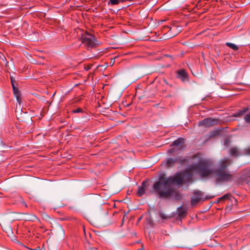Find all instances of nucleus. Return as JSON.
Returning <instances> with one entry per match:
<instances>
[{
  "mask_svg": "<svg viewBox=\"0 0 250 250\" xmlns=\"http://www.w3.org/2000/svg\"><path fill=\"white\" fill-rule=\"evenodd\" d=\"M232 162L231 159L225 157L218 161L217 167L210 168V165L208 160L199 158L198 163L189 165L188 169L182 173L184 182L191 181L193 175L191 171H193L198 172L202 178H213L216 184L230 182L233 180V176L229 170L228 167Z\"/></svg>",
  "mask_w": 250,
  "mask_h": 250,
  "instance_id": "obj_1",
  "label": "nucleus"
},
{
  "mask_svg": "<svg viewBox=\"0 0 250 250\" xmlns=\"http://www.w3.org/2000/svg\"><path fill=\"white\" fill-rule=\"evenodd\" d=\"M184 183V176L182 173L176 172L173 176L166 177L165 175H160L159 179L153 186L154 189H158L159 188H172V185L181 186Z\"/></svg>",
  "mask_w": 250,
  "mask_h": 250,
  "instance_id": "obj_2",
  "label": "nucleus"
},
{
  "mask_svg": "<svg viewBox=\"0 0 250 250\" xmlns=\"http://www.w3.org/2000/svg\"><path fill=\"white\" fill-rule=\"evenodd\" d=\"M154 190L160 198L169 199L173 197L175 200H179L182 198L181 193L172 188H159L158 189Z\"/></svg>",
  "mask_w": 250,
  "mask_h": 250,
  "instance_id": "obj_3",
  "label": "nucleus"
},
{
  "mask_svg": "<svg viewBox=\"0 0 250 250\" xmlns=\"http://www.w3.org/2000/svg\"><path fill=\"white\" fill-rule=\"evenodd\" d=\"M13 92L15 96L16 97L17 99V101H18L19 103V106L17 105L16 108L15 109V113L16 114V116L17 117V119L21 121H24V120L28 118L29 117V115L27 114V113L23 111L22 109H21V99L20 98L21 96V93L18 88H17L15 84H13Z\"/></svg>",
  "mask_w": 250,
  "mask_h": 250,
  "instance_id": "obj_4",
  "label": "nucleus"
},
{
  "mask_svg": "<svg viewBox=\"0 0 250 250\" xmlns=\"http://www.w3.org/2000/svg\"><path fill=\"white\" fill-rule=\"evenodd\" d=\"M194 195L191 197V205L192 206L197 205L201 201H204L207 200L211 199L214 198V195H207L204 197L203 193L200 190L195 191L193 192Z\"/></svg>",
  "mask_w": 250,
  "mask_h": 250,
  "instance_id": "obj_5",
  "label": "nucleus"
},
{
  "mask_svg": "<svg viewBox=\"0 0 250 250\" xmlns=\"http://www.w3.org/2000/svg\"><path fill=\"white\" fill-rule=\"evenodd\" d=\"M85 36L84 35H83L81 37L83 42L88 47L92 48L95 47L96 46L95 36L87 32H85Z\"/></svg>",
  "mask_w": 250,
  "mask_h": 250,
  "instance_id": "obj_6",
  "label": "nucleus"
},
{
  "mask_svg": "<svg viewBox=\"0 0 250 250\" xmlns=\"http://www.w3.org/2000/svg\"><path fill=\"white\" fill-rule=\"evenodd\" d=\"M199 158L203 159L201 157V155L200 153H197L196 154L193 155L191 156H187L186 157L179 156L177 157V161L178 164H180L181 165H185L188 162L191 161V160H194L196 159H197V163H198Z\"/></svg>",
  "mask_w": 250,
  "mask_h": 250,
  "instance_id": "obj_7",
  "label": "nucleus"
},
{
  "mask_svg": "<svg viewBox=\"0 0 250 250\" xmlns=\"http://www.w3.org/2000/svg\"><path fill=\"white\" fill-rule=\"evenodd\" d=\"M218 123V119H213L211 118H207L199 122L198 125L200 126L210 127L215 125H217Z\"/></svg>",
  "mask_w": 250,
  "mask_h": 250,
  "instance_id": "obj_8",
  "label": "nucleus"
},
{
  "mask_svg": "<svg viewBox=\"0 0 250 250\" xmlns=\"http://www.w3.org/2000/svg\"><path fill=\"white\" fill-rule=\"evenodd\" d=\"M176 76L183 82L188 80V74L184 69L177 71L176 72Z\"/></svg>",
  "mask_w": 250,
  "mask_h": 250,
  "instance_id": "obj_9",
  "label": "nucleus"
},
{
  "mask_svg": "<svg viewBox=\"0 0 250 250\" xmlns=\"http://www.w3.org/2000/svg\"><path fill=\"white\" fill-rule=\"evenodd\" d=\"M229 154L232 157H238L243 155V152L240 151L236 146L231 147L229 151Z\"/></svg>",
  "mask_w": 250,
  "mask_h": 250,
  "instance_id": "obj_10",
  "label": "nucleus"
},
{
  "mask_svg": "<svg viewBox=\"0 0 250 250\" xmlns=\"http://www.w3.org/2000/svg\"><path fill=\"white\" fill-rule=\"evenodd\" d=\"M147 184L148 183L146 181H143L142 183L141 186L138 187V190L137 192V195L138 196L140 197L144 194Z\"/></svg>",
  "mask_w": 250,
  "mask_h": 250,
  "instance_id": "obj_11",
  "label": "nucleus"
},
{
  "mask_svg": "<svg viewBox=\"0 0 250 250\" xmlns=\"http://www.w3.org/2000/svg\"><path fill=\"white\" fill-rule=\"evenodd\" d=\"M178 217L182 219L185 217L187 214V210L183 206H180L177 208Z\"/></svg>",
  "mask_w": 250,
  "mask_h": 250,
  "instance_id": "obj_12",
  "label": "nucleus"
},
{
  "mask_svg": "<svg viewBox=\"0 0 250 250\" xmlns=\"http://www.w3.org/2000/svg\"><path fill=\"white\" fill-rule=\"evenodd\" d=\"M240 180H242L243 183L248 184L250 183V169L246 173L245 175H242Z\"/></svg>",
  "mask_w": 250,
  "mask_h": 250,
  "instance_id": "obj_13",
  "label": "nucleus"
},
{
  "mask_svg": "<svg viewBox=\"0 0 250 250\" xmlns=\"http://www.w3.org/2000/svg\"><path fill=\"white\" fill-rule=\"evenodd\" d=\"M248 107H244L242 110H239L237 112L234 113L233 116L236 117H242L248 111Z\"/></svg>",
  "mask_w": 250,
  "mask_h": 250,
  "instance_id": "obj_14",
  "label": "nucleus"
},
{
  "mask_svg": "<svg viewBox=\"0 0 250 250\" xmlns=\"http://www.w3.org/2000/svg\"><path fill=\"white\" fill-rule=\"evenodd\" d=\"M176 163H177V158H169L167 159V160L166 161L167 165L168 167L173 166Z\"/></svg>",
  "mask_w": 250,
  "mask_h": 250,
  "instance_id": "obj_15",
  "label": "nucleus"
},
{
  "mask_svg": "<svg viewBox=\"0 0 250 250\" xmlns=\"http://www.w3.org/2000/svg\"><path fill=\"white\" fill-rule=\"evenodd\" d=\"M185 143V140L183 138H179L178 139L173 142L171 146H177L181 145L182 146Z\"/></svg>",
  "mask_w": 250,
  "mask_h": 250,
  "instance_id": "obj_16",
  "label": "nucleus"
},
{
  "mask_svg": "<svg viewBox=\"0 0 250 250\" xmlns=\"http://www.w3.org/2000/svg\"><path fill=\"white\" fill-rule=\"evenodd\" d=\"M231 195L230 193H227L222 197H220L218 200V202H222L226 200H230L231 197Z\"/></svg>",
  "mask_w": 250,
  "mask_h": 250,
  "instance_id": "obj_17",
  "label": "nucleus"
},
{
  "mask_svg": "<svg viewBox=\"0 0 250 250\" xmlns=\"http://www.w3.org/2000/svg\"><path fill=\"white\" fill-rule=\"evenodd\" d=\"M226 45L234 51H237L239 49L238 46L233 43L227 42L226 43Z\"/></svg>",
  "mask_w": 250,
  "mask_h": 250,
  "instance_id": "obj_18",
  "label": "nucleus"
},
{
  "mask_svg": "<svg viewBox=\"0 0 250 250\" xmlns=\"http://www.w3.org/2000/svg\"><path fill=\"white\" fill-rule=\"evenodd\" d=\"M126 1V0H109L108 1V4H111L112 5H117L120 2H123Z\"/></svg>",
  "mask_w": 250,
  "mask_h": 250,
  "instance_id": "obj_19",
  "label": "nucleus"
},
{
  "mask_svg": "<svg viewBox=\"0 0 250 250\" xmlns=\"http://www.w3.org/2000/svg\"><path fill=\"white\" fill-rule=\"evenodd\" d=\"M243 155L250 156V146L245 148L243 152Z\"/></svg>",
  "mask_w": 250,
  "mask_h": 250,
  "instance_id": "obj_20",
  "label": "nucleus"
},
{
  "mask_svg": "<svg viewBox=\"0 0 250 250\" xmlns=\"http://www.w3.org/2000/svg\"><path fill=\"white\" fill-rule=\"evenodd\" d=\"M83 111L81 108H77L76 109H74L72 110V112L73 113H83Z\"/></svg>",
  "mask_w": 250,
  "mask_h": 250,
  "instance_id": "obj_21",
  "label": "nucleus"
},
{
  "mask_svg": "<svg viewBox=\"0 0 250 250\" xmlns=\"http://www.w3.org/2000/svg\"><path fill=\"white\" fill-rule=\"evenodd\" d=\"M244 119L246 122L250 123V112L245 115Z\"/></svg>",
  "mask_w": 250,
  "mask_h": 250,
  "instance_id": "obj_22",
  "label": "nucleus"
},
{
  "mask_svg": "<svg viewBox=\"0 0 250 250\" xmlns=\"http://www.w3.org/2000/svg\"><path fill=\"white\" fill-rule=\"evenodd\" d=\"M32 35H34L35 36V39L34 41H38L39 40L38 33H36V32L32 33Z\"/></svg>",
  "mask_w": 250,
  "mask_h": 250,
  "instance_id": "obj_23",
  "label": "nucleus"
},
{
  "mask_svg": "<svg viewBox=\"0 0 250 250\" xmlns=\"http://www.w3.org/2000/svg\"><path fill=\"white\" fill-rule=\"evenodd\" d=\"M32 250H41L40 246H36L35 248H32Z\"/></svg>",
  "mask_w": 250,
  "mask_h": 250,
  "instance_id": "obj_24",
  "label": "nucleus"
},
{
  "mask_svg": "<svg viewBox=\"0 0 250 250\" xmlns=\"http://www.w3.org/2000/svg\"><path fill=\"white\" fill-rule=\"evenodd\" d=\"M11 81L12 85L13 86V84H14V83H15V81L14 80V79L12 77H11Z\"/></svg>",
  "mask_w": 250,
  "mask_h": 250,
  "instance_id": "obj_25",
  "label": "nucleus"
},
{
  "mask_svg": "<svg viewBox=\"0 0 250 250\" xmlns=\"http://www.w3.org/2000/svg\"><path fill=\"white\" fill-rule=\"evenodd\" d=\"M168 153H173L174 152V150L173 149H169L168 151Z\"/></svg>",
  "mask_w": 250,
  "mask_h": 250,
  "instance_id": "obj_26",
  "label": "nucleus"
},
{
  "mask_svg": "<svg viewBox=\"0 0 250 250\" xmlns=\"http://www.w3.org/2000/svg\"><path fill=\"white\" fill-rule=\"evenodd\" d=\"M23 247L27 250H31V249L29 248H28V247H25L24 246H23Z\"/></svg>",
  "mask_w": 250,
  "mask_h": 250,
  "instance_id": "obj_27",
  "label": "nucleus"
},
{
  "mask_svg": "<svg viewBox=\"0 0 250 250\" xmlns=\"http://www.w3.org/2000/svg\"><path fill=\"white\" fill-rule=\"evenodd\" d=\"M239 183H240V184H244V183H243L242 182V180H240V179H239Z\"/></svg>",
  "mask_w": 250,
  "mask_h": 250,
  "instance_id": "obj_28",
  "label": "nucleus"
},
{
  "mask_svg": "<svg viewBox=\"0 0 250 250\" xmlns=\"http://www.w3.org/2000/svg\"><path fill=\"white\" fill-rule=\"evenodd\" d=\"M166 28L168 29L169 28V27L168 26H164V28Z\"/></svg>",
  "mask_w": 250,
  "mask_h": 250,
  "instance_id": "obj_29",
  "label": "nucleus"
},
{
  "mask_svg": "<svg viewBox=\"0 0 250 250\" xmlns=\"http://www.w3.org/2000/svg\"><path fill=\"white\" fill-rule=\"evenodd\" d=\"M143 248H144V247H143V246L142 247V248H141V249H139V250H142L143 249Z\"/></svg>",
  "mask_w": 250,
  "mask_h": 250,
  "instance_id": "obj_30",
  "label": "nucleus"
},
{
  "mask_svg": "<svg viewBox=\"0 0 250 250\" xmlns=\"http://www.w3.org/2000/svg\"><path fill=\"white\" fill-rule=\"evenodd\" d=\"M34 218L35 219H37V220L38 219V218H37V217L36 216H34Z\"/></svg>",
  "mask_w": 250,
  "mask_h": 250,
  "instance_id": "obj_31",
  "label": "nucleus"
},
{
  "mask_svg": "<svg viewBox=\"0 0 250 250\" xmlns=\"http://www.w3.org/2000/svg\"><path fill=\"white\" fill-rule=\"evenodd\" d=\"M141 218H140L139 219L138 221H139L140 220H141Z\"/></svg>",
  "mask_w": 250,
  "mask_h": 250,
  "instance_id": "obj_32",
  "label": "nucleus"
},
{
  "mask_svg": "<svg viewBox=\"0 0 250 250\" xmlns=\"http://www.w3.org/2000/svg\"><path fill=\"white\" fill-rule=\"evenodd\" d=\"M32 221H35V220L32 218Z\"/></svg>",
  "mask_w": 250,
  "mask_h": 250,
  "instance_id": "obj_33",
  "label": "nucleus"
}]
</instances>
